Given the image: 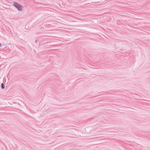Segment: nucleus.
<instances>
[{"mask_svg":"<svg viewBox=\"0 0 150 150\" xmlns=\"http://www.w3.org/2000/svg\"><path fill=\"white\" fill-rule=\"evenodd\" d=\"M13 6L15 7L17 9L20 11H21L22 10V6L20 4L16 2H14L13 3Z\"/></svg>","mask_w":150,"mask_h":150,"instance_id":"obj_1","label":"nucleus"},{"mask_svg":"<svg viewBox=\"0 0 150 150\" xmlns=\"http://www.w3.org/2000/svg\"><path fill=\"white\" fill-rule=\"evenodd\" d=\"M1 88H2L4 89L5 88V86L3 83H2L1 84Z\"/></svg>","mask_w":150,"mask_h":150,"instance_id":"obj_2","label":"nucleus"},{"mask_svg":"<svg viewBox=\"0 0 150 150\" xmlns=\"http://www.w3.org/2000/svg\"><path fill=\"white\" fill-rule=\"evenodd\" d=\"M1 46V45H0V47Z\"/></svg>","mask_w":150,"mask_h":150,"instance_id":"obj_3","label":"nucleus"}]
</instances>
